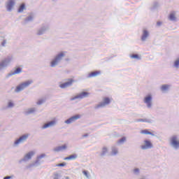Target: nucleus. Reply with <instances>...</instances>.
<instances>
[{
    "instance_id": "f257e3e1",
    "label": "nucleus",
    "mask_w": 179,
    "mask_h": 179,
    "mask_svg": "<svg viewBox=\"0 0 179 179\" xmlns=\"http://www.w3.org/2000/svg\"><path fill=\"white\" fill-rule=\"evenodd\" d=\"M66 55V52L61 51L56 54L50 62V68H55L61 64Z\"/></svg>"
},
{
    "instance_id": "f03ea898",
    "label": "nucleus",
    "mask_w": 179,
    "mask_h": 179,
    "mask_svg": "<svg viewBox=\"0 0 179 179\" xmlns=\"http://www.w3.org/2000/svg\"><path fill=\"white\" fill-rule=\"evenodd\" d=\"M13 61V55H8L4 59H1L0 61V72L1 71H5L9 65H10V62Z\"/></svg>"
},
{
    "instance_id": "7ed1b4c3",
    "label": "nucleus",
    "mask_w": 179,
    "mask_h": 179,
    "mask_svg": "<svg viewBox=\"0 0 179 179\" xmlns=\"http://www.w3.org/2000/svg\"><path fill=\"white\" fill-rule=\"evenodd\" d=\"M33 83L32 80H27L24 83H20L18 85L16 88L15 89V93H20V92H23L24 89H27V87H29Z\"/></svg>"
},
{
    "instance_id": "20e7f679",
    "label": "nucleus",
    "mask_w": 179,
    "mask_h": 179,
    "mask_svg": "<svg viewBox=\"0 0 179 179\" xmlns=\"http://www.w3.org/2000/svg\"><path fill=\"white\" fill-rule=\"evenodd\" d=\"M47 155L45 154H41L36 157V159L33 163L27 166V169H31V167H38L41 164V159H44Z\"/></svg>"
},
{
    "instance_id": "39448f33",
    "label": "nucleus",
    "mask_w": 179,
    "mask_h": 179,
    "mask_svg": "<svg viewBox=\"0 0 179 179\" xmlns=\"http://www.w3.org/2000/svg\"><path fill=\"white\" fill-rule=\"evenodd\" d=\"M170 145L176 150L179 149V138L177 135H173L170 138Z\"/></svg>"
},
{
    "instance_id": "423d86ee",
    "label": "nucleus",
    "mask_w": 179,
    "mask_h": 179,
    "mask_svg": "<svg viewBox=\"0 0 179 179\" xmlns=\"http://www.w3.org/2000/svg\"><path fill=\"white\" fill-rule=\"evenodd\" d=\"M29 136H30V134H25L22 135L21 136L19 137V138H17L13 143V146L16 147L20 145V143H24L27 139H29Z\"/></svg>"
},
{
    "instance_id": "0eeeda50",
    "label": "nucleus",
    "mask_w": 179,
    "mask_h": 179,
    "mask_svg": "<svg viewBox=\"0 0 179 179\" xmlns=\"http://www.w3.org/2000/svg\"><path fill=\"white\" fill-rule=\"evenodd\" d=\"M153 96L152 94H147L143 99V103L146 104L147 108H152L153 106Z\"/></svg>"
},
{
    "instance_id": "6e6552de",
    "label": "nucleus",
    "mask_w": 179,
    "mask_h": 179,
    "mask_svg": "<svg viewBox=\"0 0 179 179\" xmlns=\"http://www.w3.org/2000/svg\"><path fill=\"white\" fill-rule=\"evenodd\" d=\"M48 30H50V25L43 24L39 29H38L36 36H43V34H45Z\"/></svg>"
},
{
    "instance_id": "1a4fd4ad",
    "label": "nucleus",
    "mask_w": 179,
    "mask_h": 179,
    "mask_svg": "<svg viewBox=\"0 0 179 179\" xmlns=\"http://www.w3.org/2000/svg\"><path fill=\"white\" fill-rule=\"evenodd\" d=\"M111 103V100L108 97H104L102 102H100L94 106L95 110L103 108L105 106H108Z\"/></svg>"
},
{
    "instance_id": "9d476101",
    "label": "nucleus",
    "mask_w": 179,
    "mask_h": 179,
    "mask_svg": "<svg viewBox=\"0 0 179 179\" xmlns=\"http://www.w3.org/2000/svg\"><path fill=\"white\" fill-rule=\"evenodd\" d=\"M90 93L87 92H82L80 94H77L76 96L70 99L71 101H73V100L80 99L82 100L83 99H86V97H89Z\"/></svg>"
},
{
    "instance_id": "9b49d317",
    "label": "nucleus",
    "mask_w": 179,
    "mask_h": 179,
    "mask_svg": "<svg viewBox=\"0 0 179 179\" xmlns=\"http://www.w3.org/2000/svg\"><path fill=\"white\" fill-rule=\"evenodd\" d=\"M143 145H141L142 150H148V149H153V143L149 139H145L143 141Z\"/></svg>"
},
{
    "instance_id": "f8f14e48",
    "label": "nucleus",
    "mask_w": 179,
    "mask_h": 179,
    "mask_svg": "<svg viewBox=\"0 0 179 179\" xmlns=\"http://www.w3.org/2000/svg\"><path fill=\"white\" fill-rule=\"evenodd\" d=\"M34 155H36V152L34 151H30L28 153H27L24 157L21 159L19 161V163H23V162H29V160H31V157H33Z\"/></svg>"
},
{
    "instance_id": "ddd939ff",
    "label": "nucleus",
    "mask_w": 179,
    "mask_h": 179,
    "mask_svg": "<svg viewBox=\"0 0 179 179\" xmlns=\"http://www.w3.org/2000/svg\"><path fill=\"white\" fill-rule=\"evenodd\" d=\"M57 125V119H53L51 121H48L42 126V129H47V128H51Z\"/></svg>"
},
{
    "instance_id": "4468645a",
    "label": "nucleus",
    "mask_w": 179,
    "mask_h": 179,
    "mask_svg": "<svg viewBox=\"0 0 179 179\" xmlns=\"http://www.w3.org/2000/svg\"><path fill=\"white\" fill-rule=\"evenodd\" d=\"M79 118H80V115H76L69 117L66 120H65L64 122L65 124H67L68 125H69V124H72V122H75V121L79 120Z\"/></svg>"
},
{
    "instance_id": "2eb2a0df",
    "label": "nucleus",
    "mask_w": 179,
    "mask_h": 179,
    "mask_svg": "<svg viewBox=\"0 0 179 179\" xmlns=\"http://www.w3.org/2000/svg\"><path fill=\"white\" fill-rule=\"evenodd\" d=\"M22 67H17L14 71H11L8 73L6 78H10V76H13V75H17L19 73H22Z\"/></svg>"
},
{
    "instance_id": "dca6fc26",
    "label": "nucleus",
    "mask_w": 179,
    "mask_h": 179,
    "mask_svg": "<svg viewBox=\"0 0 179 179\" xmlns=\"http://www.w3.org/2000/svg\"><path fill=\"white\" fill-rule=\"evenodd\" d=\"M34 20V14L30 13L26 18H24L22 24H27V23H30V22H33Z\"/></svg>"
},
{
    "instance_id": "f3484780",
    "label": "nucleus",
    "mask_w": 179,
    "mask_h": 179,
    "mask_svg": "<svg viewBox=\"0 0 179 179\" xmlns=\"http://www.w3.org/2000/svg\"><path fill=\"white\" fill-rule=\"evenodd\" d=\"M73 83V79H69V81L59 85V87L61 89H66V87H69Z\"/></svg>"
},
{
    "instance_id": "a211bd4d",
    "label": "nucleus",
    "mask_w": 179,
    "mask_h": 179,
    "mask_svg": "<svg viewBox=\"0 0 179 179\" xmlns=\"http://www.w3.org/2000/svg\"><path fill=\"white\" fill-rule=\"evenodd\" d=\"M68 149V145L66 144H64L63 145L55 147L53 150L54 152H64V150H66Z\"/></svg>"
},
{
    "instance_id": "6ab92c4d",
    "label": "nucleus",
    "mask_w": 179,
    "mask_h": 179,
    "mask_svg": "<svg viewBox=\"0 0 179 179\" xmlns=\"http://www.w3.org/2000/svg\"><path fill=\"white\" fill-rule=\"evenodd\" d=\"M15 5V0H9L6 4V8L8 12H10Z\"/></svg>"
},
{
    "instance_id": "aec40b11",
    "label": "nucleus",
    "mask_w": 179,
    "mask_h": 179,
    "mask_svg": "<svg viewBox=\"0 0 179 179\" xmlns=\"http://www.w3.org/2000/svg\"><path fill=\"white\" fill-rule=\"evenodd\" d=\"M101 74V71H94L91 73H90L87 76V78L89 79L90 78H96V76H99V75Z\"/></svg>"
},
{
    "instance_id": "412c9836",
    "label": "nucleus",
    "mask_w": 179,
    "mask_h": 179,
    "mask_svg": "<svg viewBox=\"0 0 179 179\" xmlns=\"http://www.w3.org/2000/svg\"><path fill=\"white\" fill-rule=\"evenodd\" d=\"M37 111L36 108H29L24 111V115H30V114H34Z\"/></svg>"
},
{
    "instance_id": "4be33fe9",
    "label": "nucleus",
    "mask_w": 179,
    "mask_h": 179,
    "mask_svg": "<svg viewBox=\"0 0 179 179\" xmlns=\"http://www.w3.org/2000/svg\"><path fill=\"white\" fill-rule=\"evenodd\" d=\"M170 87H171V85L169 84L162 85L160 87V90L162 93H167V92L170 90Z\"/></svg>"
},
{
    "instance_id": "5701e85b",
    "label": "nucleus",
    "mask_w": 179,
    "mask_h": 179,
    "mask_svg": "<svg viewBox=\"0 0 179 179\" xmlns=\"http://www.w3.org/2000/svg\"><path fill=\"white\" fill-rule=\"evenodd\" d=\"M13 107H15V103H13V101H10L8 102V104L6 106H3L1 108V110L3 111L5 110H8V108H13Z\"/></svg>"
},
{
    "instance_id": "b1692460",
    "label": "nucleus",
    "mask_w": 179,
    "mask_h": 179,
    "mask_svg": "<svg viewBox=\"0 0 179 179\" xmlns=\"http://www.w3.org/2000/svg\"><path fill=\"white\" fill-rule=\"evenodd\" d=\"M149 36V31L147 29L143 30V34L141 36V41H146V39L148 38Z\"/></svg>"
},
{
    "instance_id": "393cba45",
    "label": "nucleus",
    "mask_w": 179,
    "mask_h": 179,
    "mask_svg": "<svg viewBox=\"0 0 179 179\" xmlns=\"http://www.w3.org/2000/svg\"><path fill=\"white\" fill-rule=\"evenodd\" d=\"M107 153H108V148H107V147H103L99 156L104 157V156H107Z\"/></svg>"
},
{
    "instance_id": "a878e982",
    "label": "nucleus",
    "mask_w": 179,
    "mask_h": 179,
    "mask_svg": "<svg viewBox=\"0 0 179 179\" xmlns=\"http://www.w3.org/2000/svg\"><path fill=\"white\" fill-rule=\"evenodd\" d=\"M135 122H148V124H152L153 122V120L148 118L145 119H136L135 120Z\"/></svg>"
},
{
    "instance_id": "bb28decb",
    "label": "nucleus",
    "mask_w": 179,
    "mask_h": 179,
    "mask_svg": "<svg viewBox=\"0 0 179 179\" xmlns=\"http://www.w3.org/2000/svg\"><path fill=\"white\" fill-rule=\"evenodd\" d=\"M169 20L171 22H177V17H176V13L172 12L169 15Z\"/></svg>"
},
{
    "instance_id": "cd10ccee",
    "label": "nucleus",
    "mask_w": 179,
    "mask_h": 179,
    "mask_svg": "<svg viewBox=\"0 0 179 179\" xmlns=\"http://www.w3.org/2000/svg\"><path fill=\"white\" fill-rule=\"evenodd\" d=\"M76 159H78V155L73 154L69 155V157H65L64 160H76Z\"/></svg>"
},
{
    "instance_id": "c85d7f7f",
    "label": "nucleus",
    "mask_w": 179,
    "mask_h": 179,
    "mask_svg": "<svg viewBox=\"0 0 179 179\" xmlns=\"http://www.w3.org/2000/svg\"><path fill=\"white\" fill-rule=\"evenodd\" d=\"M111 150V156H117V155H118V148H117L116 146H113Z\"/></svg>"
},
{
    "instance_id": "c756f323",
    "label": "nucleus",
    "mask_w": 179,
    "mask_h": 179,
    "mask_svg": "<svg viewBox=\"0 0 179 179\" xmlns=\"http://www.w3.org/2000/svg\"><path fill=\"white\" fill-rule=\"evenodd\" d=\"M23 10H26V4L22 3L18 8L17 12L18 13H23Z\"/></svg>"
},
{
    "instance_id": "7c9ffc66",
    "label": "nucleus",
    "mask_w": 179,
    "mask_h": 179,
    "mask_svg": "<svg viewBox=\"0 0 179 179\" xmlns=\"http://www.w3.org/2000/svg\"><path fill=\"white\" fill-rule=\"evenodd\" d=\"M141 134H143V135H151V136H155V134H153L151 131H149V130L148 129L141 130Z\"/></svg>"
},
{
    "instance_id": "2f4dec72",
    "label": "nucleus",
    "mask_w": 179,
    "mask_h": 179,
    "mask_svg": "<svg viewBox=\"0 0 179 179\" xmlns=\"http://www.w3.org/2000/svg\"><path fill=\"white\" fill-rule=\"evenodd\" d=\"M132 173L134 174V176H136L137 177L141 176V169H139V168H134L132 170Z\"/></svg>"
},
{
    "instance_id": "473e14b6",
    "label": "nucleus",
    "mask_w": 179,
    "mask_h": 179,
    "mask_svg": "<svg viewBox=\"0 0 179 179\" xmlns=\"http://www.w3.org/2000/svg\"><path fill=\"white\" fill-rule=\"evenodd\" d=\"M173 68H176V69H179V57H178V58L173 62Z\"/></svg>"
},
{
    "instance_id": "72a5a7b5",
    "label": "nucleus",
    "mask_w": 179,
    "mask_h": 179,
    "mask_svg": "<svg viewBox=\"0 0 179 179\" xmlns=\"http://www.w3.org/2000/svg\"><path fill=\"white\" fill-rule=\"evenodd\" d=\"M158 8H159V3L157 1H155L150 8V10H156V9H157Z\"/></svg>"
},
{
    "instance_id": "f704fd0d",
    "label": "nucleus",
    "mask_w": 179,
    "mask_h": 179,
    "mask_svg": "<svg viewBox=\"0 0 179 179\" xmlns=\"http://www.w3.org/2000/svg\"><path fill=\"white\" fill-rule=\"evenodd\" d=\"M127 141V138L122 137L117 141V145H122Z\"/></svg>"
},
{
    "instance_id": "c9c22d12",
    "label": "nucleus",
    "mask_w": 179,
    "mask_h": 179,
    "mask_svg": "<svg viewBox=\"0 0 179 179\" xmlns=\"http://www.w3.org/2000/svg\"><path fill=\"white\" fill-rule=\"evenodd\" d=\"M131 58H132L133 59H138V60H140L141 59V57H139V55H138V54L131 55Z\"/></svg>"
},
{
    "instance_id": "e433bc0d",
    "label": "nucleus",
    "mask_w": 179,
    "mask_h": 179,
    "mask_svg": "<svg viewBox=\"0 0 179 179\" xmlns=\"http://www.w3.org/2000/svg\"><path fill=\"white\" fill-rule=\"evenodd\" d=\"M83 174H84V176H85L87 178H89V177H90V174L89 173V171L86 170L83 171Z\"/></svg>"
},
{
    "instance_id": "4c0bfd02",
    "label": "nucleus",
    "mask_w": 179,
    "mask_h": 179,
    "mask_svg": "<svg viewBox=\"0 0 179 179\" xmlns=\"http://www.w3.org/2000/svg\"><path fill=\"white\" fill-rule=\"evenodd\" d=\"M45 101V99H39L37 102L38 106H41V104H43V103Z\"/></svg>"
},
{
    "instance_id": "58836bf2",
    "label": "nucleus",
    "mask_w": 179,
    "mask_h": 179,
    "mask_svg": "<svg viewBox=\"0 0 179 179\" xmlns=\"http://www.w3.org/2000/svg\"><path fill=\"white\" fill-rule=\"evenodd\" d=\"M65 166H66V163L63 162V163L58 164L57 165V167H65Z\"/></svg>"
},
{
    "instance_id": "ea45409f",
    "label": "nucleus",
    "mask_w": 179,
    "mask_h": 179,
    "mask_svg": "<svg viewBox=\"0 0 179 179\" xmlns=\"http://www.w3.org/2000/svg\"><path fill=\"white\" fill-rule=\"evenodd\" d=\"M12 178H13V176H7L3 178V179H12Z\"/></svg>"
},
{
    "instance_id": "a19ab883",
    "label": "nucleus",
    "mask_w": 179,
    "mask_h": 179,
    "mask_svg": "<svg viewBox=\"0 0 179 179\" xmlns=\"http://www.w3.org/2000/svg\"><path fill=\"white\" fill-rule=\"evenodd\" d=\"M6 44V40L4 39V40L1 42V45H2V47H5Z\"/></svg>"
},
{
    "instance_id": "79ce46f5",
    "label": "nucleus",
    "mask_w": 179,
    "mask_h": 179,
    "mask_svg": "<svg viewBox=\"0 0 179 179\" xmlns=\"http://www.w3.org/2000/svg\"><path fill=\"white\" fill-rule=\"evenodd\" d=\"M157 26H162V22H160V21L157 22Z\"/></svg>"
},
{
    "instance_id": "37998d69",
    "label": "nucleus",
    "mask_w": 179,
    "mask_h": 179,
    "mask_svg": "<svg viewBox=\"0 0 179 179\" xmlns=\"http://www.w3.org/2000/svg\"><path fill=\"white\" fill-rule=\"evenodd\" d=\"M87 136H89L88 134H85L83 135V138H87Z\"/></svg>"
},
{
    "instance_id": "c03bdc74",
    "label": "nucleus",
    "mask_w": 179,
    "mask_h": 179,
    "mask_svg": "<svg viewBox=\"0 0 179 179\" xmlns=\"http://www.w3.org/2000/svg\"><path fill=\"white\" fill-rule=\"evenodd\" d=\"M52 1H56V0H52Z\"/></svg>"
}]
</instances>
